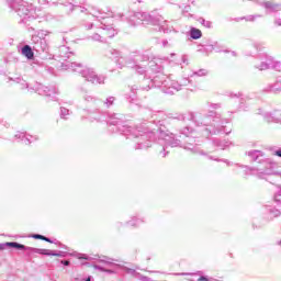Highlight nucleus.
<instances>
[{
  "mask_svg": "<svg viewBox=\"0 0 281 281\" xmlns=\"http://www.w3.org/2000/svg\"><path fill=\"white\" fill-rule=\"evenodd\" d=\"M106 56L116 63L119 69H124V67H132L135 69L136 74H139L140 76L146 74V66L139 65V63L144 60V55L139 53H132L128 56H124L122 52L115 48H110L106 52Z\"/></svg>",
  "mask_w": 281,
  "mask_h": 281,
  "instance_id": "f257e3e1",
  "label": "nucleus"
},
{
  "mask_svg": "<svg viewBox=\"0 0 281 281\" xmlns=\"http://www.w3.org/2000/svg\"><path fill=\"white\" fill-rule=\"evenodd\" d=\"M146 87H143L142 89L144 91H148L150 89V85L154 87H158V89H161L164 93H167L168 95H173V93H177V91H181L183 87H188L190 85V80L188 78L181 79L180 81H175L170 79V77H155L153 80H145Z\"/></svg>",
  "mask_w": 281,
  "mask_h": 281,
  "instance_id": "f03ea898",
  "label": "nucleus"
},
{
  "mask_svg": "<svg viewBox=\"0 0 281 281\" xmlns=\"http://www.w3.org/2000/svg\"><path fill=\"white\" fill-rule=\"evenodd\" d=\"M61 67L63 69H70V71L79 74L82 78H85V80L91 82L92 85H104V80H106L104 76L95 74L92 68H89L80 63H71L66 60L64 64H61Z\"/></svg>",
  "mask_w": 281,
  "mask_h": 281,
  "instance_id": "7ed1b4c3",
  "label": "nucleus"
},
{
  "mask_svg": "<svg viewBox=\"0 0 281 281\" xmlns=\"http://www.w3.org/2000/svg\"><path fill=\"white\" fill-rule=\"evenodd\" d=\"M131 25H139V23H146L147 25H159L162 32H168V27H166V20L161 15L154 16L146 12H136L130 15L128 19Z\"/></svg>",
  "mask_w": 281,
  "mask_h": 281,
  "instance_id": "20e7f679",
  "label": "nucleus"
},
{
  "mask_svg": "<svg viewBox=\"0 0 281 281\" xmlns=\"http://www.w3.org/2000/svg\"><path fill=\"white\" fill-rule=\"evenodd\" d=\"M88 30L94 31L93 35L91 36L92 41H99L100 43H104L106 38H113V36L117 34V30L102 22L90 23L88 25Z\"/></svg>",
  "mask_w": 281,
  "mask_h": 281,
  "instance_id": "39448f33",
  "label": "nucleus"
},
{
  "mask_svg": "<svg viewBox=\"0 0 281 281\" xmlns=\"http://www.w3.org/2000/svg\"><path fill=\"white\" fill-rule=\"evenodd\" d=\"M168 65H170V59L168 57H155L151 61H149V68L155 74H164Z\"/></svg>",
  "mask_w": 281,
  "mask_h": 281,
  "instance_id": "423d86ee",
  "label": "nucleus"
},
{
  "mask_svg": "<svg viewBox=\"0 0 281 281\" xmlns=\"http://www.w3.org/2000/svg\"><path fill=\"white\" fill-rule=\"evenodd\" d=\"M10 8H12V10H15L19 16L23 19V21L32 18V11H30V9H27V7H25V4H23V1L21 0H13L10 3Z\"/></svg>",
  "mask_w": 281,
  "mask_h": 281,
  "instance_id": "0eeeda50",
  "label": "nucleus"
},
{
  "mask_svg": "<svg viewBox=\"0 0 281 281\" xmlns=\"http://www.w3.org/2000/svg\"><path fill=\"white\" fill-rule=\"evenodd\" d=\"M32 41L34 52H37L38 54L47 52V41H45V38H41L40 36H33Z\"/></svg>",
  "mask_w": 281,
  "mask_h": 281,
  "instance_id": "6e6552de",
  "label": "nucleus"
},
{
  "mask_svg": "<svg viewBox=\"0 0 281 281\" xmlns=\"http://www.w3.org/2000/svg\"><path fill=\"white\" fill-rule=\"evenodd\" d=\"M36 93H38V95H45L46 98H54V95L58 94V89L40 85L36 89Z\"/></svg>",
  "mask_w": 281,
  "mask_h": 281,
  "instance_id": "1a4fd4ad",
  "label": "nucleus"
},
{
  "mask_svg": "<svg viewBox=\"0 0 281 281\" xmlns=\"http://www.w3.org/2000/svg\"><path fill=\"white\" fill-rule=\"evenodd\" d=\"M101 262H104V265H106V267H110V269H104L99 266H95L94 268L100 269V271H104L105 273H115V269L120 267L119 265L113 262V259L110 258L102 259Z\"/></svg>",
  "mask_w": 281,
  "mask_h": 281,
  "instance_id": "9d476101",
  "label": "nucleus"
},
{
  "mask_svg": "<svg viewBox=\"0 0 281 281\" xmlns=\"http://www.w3.org/2000/svg\"><path fill=\"white\" fill-rule=\"evenodd\" d=\"M7 247H13L14 249H23L24 251H31L32 247H26L25 245L19 244L16 241L5 243Z\"/></svg>",
  "mask_w": 281,
  "mask_h": 281,
  "instance_id": "9b49d317",
  "label": "nucleus"
},
{
  "mask_svg": "<svg viewBox=\"0 0 281 281\" xmlns=\"http://www.w3.org/2000/svg\"><path fill=\"white\" fill-rule=\"evenodd\" d=\"M263 7L266 8V10H270V12H280L281 10V5L273 2H265Z\"/></svg>",
  "mask_w": 281,
  "mask_h": 281,
  "instance_id": "f8f14e48",
  "label": "nucleus"
},
{
  "mask_svg": "<svg viewBox=\"0 0 281 281\" xmlns=\"http://www.w3.org/2000/svg\"><path fill=\"white\" fill-rule=\"evenodd\" d=\"M59 56L60 58H71V56H74V53L69 52V47L61 46L59 48Z\"/></svg>",
  "mask_w": 281,
  "mask_h": 281,
  "instance_id": "ddd939ff",
  "label": "nucleus"
},
{
  "mask_svg": "<svg viewBox=\"0 0 281 281\" xmlns=\"http://www.w3.org/2000/svg\"><path fill=\"white\" fill-rule=\"evenodd\" d=\"M22 54L30 60H32V58H34V52H32V47H30V45L23 46Z\"/></svg>",
  "mask_w": 281,
  "mask_h": 281,
  "instance_id": "4468645a",
  "label": "nucleus"
},
{
  "mask_svg": "<svg viewBox=\"0 0 281 281\" xmlns=\"http://www.w3.org/2000/svg\"><path fill=\"white\" fill-rule=\"evenodd\" d=\"M269 91L274 94L281 93V81L278 80L273 85L269 86Z\"/></svg>",
  "mask_w": 281,
  "mask_h": 281,
  "instance_id": "2eb2a0df",
  "label": "nucleus"
},
{
  "mask_svg": "<svg viewBox=\"0 0 281 281\" xmlns=\"http://www.w3.org/2000/svg\"><path fill=\"white\" fill-rule=\"evenodd\" d=\"M52 250L49 249H41L31 247V254H41L42 256H52Z\"/></svg>",
  "mask_w": 281,
  "mask_h": 281,
  "instance_id": "dca6fc26",
  "label": "nucleus"
},
{
  "mask_svg": "<svg viewBox=\"0 0 281 281\" xmlns=\"http://www.w3.org/2000/svg\"><path fill=\"white\" fill-rule=\"evenodd\" d=\"M190 36H191V38H193L194 41H198V38H201V36H202L201 30L195 29V27L191 29V31H190Z\"/></svg>",
  "mask_w": 281,
  "mask_h": 281,
  "instance_id": "f3484780",
  "label": "nucleus"
},
{
  "mask_svg": "<svg viewBox=\"0 0 281 281\" xmlns=\"http://www.w3.org/2000/svg\"><path fill=\"white\" fill-rule=\"evenodd\" d=\"M259 71H265L267 69H271V59H268V61H262L259 66H256Z\"/></svg>",
  "mask_w": 281,
  "mask_h": 281,
  "instance_id": "a211bd4d",
  "label": "nucleus"
},
{
  "mask_svg": "<svg viewBox=\"0 0 281 281\" xmlns=\"http://www.w3.org/2000/svg\"><path fill=\"white\" fill-rule=\"evenodd\" d=\"M14 139H24L25 144L30 143V138L23 132H16V134L14 135Z\"/></svg>",
  "mask_w": 281,
  "mask_h": 281,
  "instance_id": "6ab92c4d",
  "label": "nucleus"
},
{
  "mask_svg": "<svg viewBox=\"0 0 281 281\" xmlns=\"http://www.w3.org/2000/svg\"><path fill=\"white\" fill-rule=\"evenodd\" d=\"M83 99L86 102H88V104H98V99L93 98L92 95L85 94Z\"/></svg>",
  "mask_w": 281,
  "mask_h": 281,
  "instance_id": "aec40b11",
  "label": "nucleus"
},
{
  "mask_svg": "<svg viewBox=\"0 0 281 281\" xmlns=\"http://www.w3.org/2000/svg\"><path fill=\"white\" fill-rule=\"evenodd\" d=\"M103 104H106V106H113V104H117L115 97H108Z\"/></svg>",
  "mask_w": 281,
  "mask_h": 281,
  "instance_id": "412c9836",
  "label": "nucleus"
},
{
  "mask_svg": "<svg viewBox=\"0 0 281 281\" xmlns=\"http://www.w3.org/2000/svg\"><path fill=\"white\" fill-rule=\"evenodd\" d=\"M270 63H271L270 69H274L276 71H281L280 61H273V59H270Z\"/></svg>",
  "mask_w": 281,
  "mask_h": 281,
  "instance_id": "4be33fe9",
  "label": "nucleus"
},
{
  "mask_svg": "<svg viewBox=\"0 0 281 281\" xmlns=\"http://www.w3.org/2000/svg\"><path fill=\"white\" fill-rule=\"evenodd\" d=\"M67 115H69V109L61 108L60 109V117H63L64 120H67Z\"/></svg>",
  "mask_w": 281,
  "mask_h": 281,
  "instance_id": "5701e85b",
  "label": "nucleus"
},
{
  "mask_svg": "<svg viewBox=\"0 0 281 281\" xmlns=\"http://www.w3.org/2000/svg\"><path fill=\"white\" fill-rule=\"evenodd\" d=\"M16 82L22 86V89H27V82H25V80L18 78Z\"/></svg>",
  "mask_w": 281,
  "mask_h": 281,
  "instance_id": "b1692460",
  "label": "nucleus"
},
{
  "mask_svg": "<svg viewBox=\"0 0 281 281\" xmlns=\"http://www.w3.org/2000/svg\"><path fill=\"white\" fill-rule=\"evenodd\" d=\"M201 23L204 25V27H209V29L212 27V22L206 21L205 19H202Z\"/></svg>",
  "mask_w": 281,
  "mask_h": 281,
  "instance_id": "393cba45",
  "label": "nucleus"
},
{
  "mask_svg": "<svg viewBox=\"0 0 281 281\" xmlns=\"http://www.w3.org/2000/svg\"><path fill=\"white\" fill-rule=\"evenodd\" d=\"M195 76H207V70L200 69L199 71L194 72Z\"/></svg>",
  "mask_w": 281,
  "mask_h": 281,
  "instance_id": "a878e982",
  "label": "nucleus"
},
{
  "mask_svg": "<svg viewBox=\"0 0 281 281\" xmlns=\"http://www.w3.org/2000/svg\"><path fill=\"white\" fill-rule=\"evenodd\" d=\"M50 256H55L57 258H64L65 254L64 252H54L53 251Z\"/></svg>",
  "mask_w": 281,
  "mask_h": 281,
  "instance_id": "bb28decb",
  "label": "nucleus"
},
{
  "mask_svg": "<svg viewBox=\"0 0 281 281\" xmlns=\"http://www.w3.org/2000/svg\"><path fill=\"white\" fill-rule=\"evenodd\" d=\"M78 259L79 260H89V256H87V255H79Z\"/></svg>",
  "mask_w": 281,
  "mask_h": 281,
  "instance_id": "cd10ccee",
  "label": "nucleus"
},
{
  "mask_svg": "<svg viewBox=\"0 0 281 281\" xmlns=\"http://www.w3.org/2000/svg\"><path fill=\"white\" fill-rule=\"evenodd\" d=\"M33 237L37 240H44L45 236L43 235H33Z\"/></svg>",
  "mask_w": 281,
  "mask_h": 281,
  "instance_id": "c85d7f7f",
  "label": "nucleus"
},
{
  "mask_svg": "<svg viewBox=\"0 0 281 281\" xmlns=\"http://www.w3.org/2000/svg\"><path fill=\"white\" fill-rule=\"evenodd\" d=\"M274 25H278V27H281V19H276Z\"/></svg>",
  "mask_w": 281,
  "mask_h": 281,
  "instance_id": "c756f323",
  "label": "nucleus"
},
{
  "mask_svg": "<svg viewBox=\"0 0 281 281\" xmlns=\"http://www.w3.org/2000/svg\"><path fill=\"white\" fill-rule=\"evenodd\" d=\"M256 20V16L254 15H249L246 18V21H255Z\"/></svg>",
  "mask_w": 281,
  "mask_h": 281,
  "instance_id": "7c9ffc66",
  "label": "nucleus"
},
{
  "mask_svg": "<svg viewBox=\"0 0 281 281\" xmlns=\"http://www.w3.org/2000/svg\"><path fill=\"white\" fill-rule=\"evenodd\" d=\"M196 281H210V279L207 277H200Z\"/></svg>",
  "mask_w": 281,
  "mask_h": 281,
  "instance_id": "2f4dec72",
  "label": "nucleus"
},
{
  "mask_svg": "<svg viewBox=\"0 0 281 281\" xmlns=\"http://www.w3.org/2000/svg\"><path fill=\"white\" fill-rule=\"evenodd\" d=\"M8 247V245L4 244H0V251H2L3 249H5Z\"/></svg>",
  "mask_w": 281,
  "mask_h": 281,
  "instance_id": "473e14b6",
  "label": "nucleus"
},
{
  "mask_svg": "<svg viewBox=\"0 0 281 281\" xmlns=\"http://www.w3.org/2000/svg\"><path fill=\"white\" fill-rule=\"evenodd\" d=\"M61 265H65V267H69V261H67V260H61Z\"/></svg>",
  "mask_w": 281,
  "mask_h": 281,
  "instance_id": "72a5a7b5",
  "label": "nucleus"
},
{
  "mask_svg": "<svg viewBox=\"0 0 281 281\" xmlns=\"http://www.w3.org/2000/svg\"><path fill=\"white\" fill-rule=\"evenodd\" d=\"M274 155H277V157H281V149L277 150Z\"/></svg>",
  "mask_w": 281,
  "mask_h": 281,
  "instance_id": "f704fd0d",
  "label": "nucleus"
},
{
  "mask_svg": "<svg viewBox=\"0 0 281 281\" xmlns=\"http://www.w3.org/2000/svg\"><path fill=\"white\" fill-rule=\"evenodd\" d=\"M162 45H164L165 47H168V41H162Z\"/></svg>",
  "mask_w": 281,
  "mask_h": 281,
  "instance_id": "c9c22d12",
  "label": "nucleus"
},
{
  "mask_svg": "<svg viewBox=\"0 0 281 281\" xmlns=\"http://www.w3.org/2000/svg\"><path fill=\"white\" fill-rule=\"evenodd\" d=\"M43 240H45L46 243H52V240L49 238H47V237H44Z\"/></svg>",
  "mask_w": 281,
  "mask_h": 281,
  "instance_id": "e433bc0d",
  "label": "nucleus"
},
{
  "mask_svg": "<svg viewBox=\"0 0 281 281\" xmlns=\"http://www.w3.org/2000/svg\"><path fill=\"white\" fill-rule=\"evenodd\" d=\"M80 10H81V12H85V11H87V9H85V8H80Z\"/></svg>",
  "mask_w": 281,
  "mask_h": 281,
  "instance_id": "4c0bfd02",
  "label": "nucleus"
},
{
  "mask_svg": "<svg viewBox=\"0 0 281 281\" xmlns=\"http://www.w3.org/2000/svg\"><path fill=\"white\" fill-rule=\"evenodd\" d=\"M40 3H45V0H40Z\"/></svg>",
  "mask_w": 281,
  "mask_h": 281,
  "instance_id": "58836bf2",
  "label": "nucleus"
},
{
  "mask_svg": "<svg viewBox=\"0 0 281 281\" xmlns=\"http://www.w3.org/2000/svg\"><path fill=\"white\" fill-rule=\"evenodd\" d=\"M232 55H233V56H236V52H232Z\"/></svg>",
  "mask_w": 281,
  "mask_h": 281,
  "instance_id": "ea45409f",
  "label": "nucleus"
},
{
  "mask_svg": "<svg viewBox=\"0 0 281 281\" xmlns=\"http://www.w3.org/2000/svg\"><path fill=\"white\" fill-rule=\"evenodd\" d=\"M138 3H142V1H144V0H136Z\"/></svg>",
  "mask_w": 281,
  "mask_h": 281,
  "instance_id": "a19ab883",
  "label": "nucleus"
},
{
  "mask_svg": "<svg viewBox=\"0 0 281 281\" xmlns=\"http://www.w3.org/2000/svg\"><path fill=\"white\" fill-rule=\"evenodd\" d=\"M276 201H280V199H278V196H276Z\"/></svg>",
  "mask_w": 281,
  "mask_h": 281,
  "instance_id": "79ce46f5",
  "label": "nucleus"
},
{
  "mask_svg": "<svg viewBox=\"0 0 281 281\" xmlns=\"http://www.w3.org/2000/svg\"><path fill=\"white\" fill-rule=\"evenodd\" d=\"M86 281H91V278H88Z\"/></svg>",
  "mask_w": 281,
  "mask_h": 281,
  "instance_id": "37998d69",
  "label": "nucleus"
},
{
  "mask_svg": "<svg viewBox=\"0 0 281 281\" xmlns=\"http://www.w3.org/2000/svg\"><path fill=\"white\" fill-rule=\"evenodd\" d=\"M209 47H212V49H214V46H209Z\"/></svg>",
  "mask_w": 281,
  "mask_h": 281,
  "instance_id": "c03bdc74",
  "label": "nucleus"
},
{
  "mask_svg": "<svg viewBox=\"0 0 281 281\" xmlns=\"http://www.w3.org/2000/svg\"><path fill=\"white\" fill-rule=\"evenodd\" d=\"M171 56H175V53H172Z\"/></svg>",
  "mask_w": 281,
  "mask_h": 281,
  "instance_id": "a18cd8bd",
  "label": "nucleus"
}]
</instances>
